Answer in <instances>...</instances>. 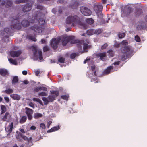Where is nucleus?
<instances>
[{"mask_svg": "<svg viewBox=\"0 0 147 147\" xmlns=\"http://www.w3.org/2000/svg\"><path fill=\"white\" fill-rule=\"evenodd\" d=\"M59 39L60 41L61 40V41L62 44L63 46H65L68 42H70L71 44L76 43L78 49H82L81 45L83 43V40H76L74 36H62L59 38Z\"/></svg>", "mask_w": 147, "mask_h": 147, "instance_id": "1", "label": "nucleus"}, {"mask_svg": "<svg viewBox=\"0 0 147 147\" xmlns=\"http://www.w3.org/2000/svg\"><path fill=\"white\" fill-rule=\"evenodd\" d=\"M10 20L12 22V24L11 26V28L12 29H20L21 28V26L24 27H28L29 24V22L27 20H23L20 23V18L18 16L11 17L10 18Z\"/></svg>", "mask_w": 147, "mask_h": 147, "instance_id": "2", "label": "nucleus"}, {"mask_svg": "<svg viewBox=\"0 0 147 147\" xmlns=\"http://www.w3.org/2000/svg\"><path fill=\"white\" fill-rule=\"evenodd\" d=\"M82 21V19L76 15L73 16H69L66 19V22L68 24H70L72 23V26H74V24H77L79 25V27L82 28L83 27V22Z\"/></svg>", "mask_w": 147, "mask_h": 147, "instance_id": "3", "label": "nucleus"}, {"mask_svg": "<svg viewBox=\"0 0 147 147\" xmlns=\"http://www.w3.org/2000/svg\"><path fill=\"white\" fill-rule=\"evenodd\" d=\"M121 52L124 54L122 55L121 59L122 61H125L128 57L132 55L133 50L129 46L123 47L121 49Z\"/></svg>", "mask_w": 147, "mask_h": 147, "instance_id": "4", "label": "nucleus"}, {"mask_svg": "<svg viewBox=\"0 0 147 147\" xmlns=\"http://www.w3.org/2000/svg\"><path fill=\"white\" fill-rule=\"evenodd\" d=\"M136 27L137 29L138 30H144L146 27V24L144 22L142 21H138L136 24Z\"/></svg>", "mask_w": 147, "mask_h": 147, "instance_id": "5", "label": "nucleus"}, {"mask_svg": "<svg viewBox=\"0 0 147 147\" xmlns=\"http://www.w3.org/2000/svg\"><path fill=\"white\" fill-rule=\"evenodd\" d=\"M60 42L59 38L56 39L55 38L52 39L50 42V45L53 48L56 49L58 47V45Z\"/></svg>", "mask_w": 147, "mask_h": 147, "instance_id": "6", "label": "nucleus"}, {"mask_svg": "<svg viewBox=\"0 0 147 147\" xmlns=\"http://www.w3.org/2000/svg\"><path fill=\"white\" fill-rule=\"evenodd\" d=\"M1 1V2L0 3V7L1 6H5L6 7L8 8L11 7L12 5V3L10 0H3Z\"/></svg>", "mask_w": 147, "mask_h": 147, "instance_id": "7", "label": "nucleus"}, {"mask_svg": "<svg viewBox=\"0 0 147 147\" xmlns=\"http://www.w3.org/2000/svg\"><path fill=\"white\" fill-rule=\"evenodd\" d=\"M103 9L102 5L100 3H98L94 5V9L96 14L102 11Z\"/></svg>", "mask_w": 147, "mask_h": 147, "instance_id": "8", "label": "nucleus"}, {"mask_svg": "<svg viewBox=\"0 0 147 147\" xmlns=\"http://www.w3.org/2000/svg\"><path fill=\"white\" fill-rule=\"evenodd\" d=\"M32 4L28 3L24 5L22 8V11L24 12L30 11L32 9Z\"/></svg>", "mask_w": 147, "mask_h": 147, "instance_id": "9", "label": "nucleus"}, {"mask_svg": "<svg viewBox=\"0 0 147 147\" xmlns=\"http://www.w3.org/2000/svg\"><path fill=\"white\" fill-rule=\"evenodd\" d=\"M25 109L26 110V113L28 119H31L32 118V115L33 113V111L32 109L28 107H26Z\"/></svg>", "mask_w": 147, "mask_h": 147, "instance_id": "10", "label": "nucleus"}, {"mask_svg": "<svg viewBox=\"0 0 147 147\" xmlns=\"http://www.w3.org/2000/svg\"><path fill=\"white\" fill-rule=\"evenodd\" d=\"M30 28L32 30L38 33H42L43 30V28L42 27L37 26H32Z\"/></svg>", "mask_w": 147, "mask_h": 147, "instance_id": "11", "label": "nucleus"}, {"mask_svg": "<svg viewBox=\"0 0 147 147\" xmlns=\"http://www.w3.org/2000/svg\"><path fill=\"white\" fill-rule=\"evenodd\" d=\"M21 53V52L20 50L11 51L10 52V54L11 57H18L20 56Z\"/></svg>", "mask_w": 147, "mask_h": 147, "instance_id": "12", "label": "nucleus"}, {"mask_svg": "<svg viewBox=\"0 0 147 147\" xmlns=\"http://www.w3.org/2000/svg\"><path fill=\"white\" fill-rule=\"evenodd\" d=\"M94 56L96 57H99L100 59L104 61V58L106 57V53L105 52L96 53L95 54Z\"/></svg>", "mask_w": 147, "mask_h": 147, "instance_id": "13", "label": "nucleus"}, {"mask_svg": "<svg viewBox=\"0 0 147 147\" xmlns=\"http://www.w3.org/2000/svg\"><path fill=\"white\" fill-rule=\"evenodd\" d=\"M92 13L91 11L86 7L83 8V15L86 16H89Z\"/></svg>", "mask_w": 147, "mask_h": 147, "instance_id": "14", "label": "nucleus"}, {"mask_svg": "<svg viewBox=\"0 0 147 147\" xmlns=\"http://www.w3.org/2000/svg\"><path fill=\"white\" fill-rule=\"evenodd\" d=\"M94 34V29H90L87 31L86 33H83V36H91Z\"/></svg>", "mask_w": 147, "mask_h": 147, "instance_id": "15", "label": "nucleus"}, {"mask_svg": "<svg viewBox=\"0 0 147 147\" xmlns=\"http://www.w3.org/2000/svg\"><path fill=\"white\" fill-rule=\"evenodd\" d=\"M91 47V45H88L86 43L83 42V53L87 52L88 50L90 49Z\"/></svg>", "mask_w": 147, "mask_h": 147, "instance_id": "16", "label": "nucleus"}, {"mask_svg": "<svg viewBox=\"0 0 147 147\" xmlns=\"http://www.w3.org/2000/svg\"><path fill=\"white\" fill-rule=\"evenodd\" d=\"M13 126V123L12 122L7 127L5 128V130L8 132V134H10L11 132Z\"/></svg>", "mask_w": 147, "mask_h": 147, "instance_id": "17", "label": "nucleus"}, {"mask_svg": "<svg viewBox=\"0 0 147 147\" xmlns=\"http://www.w3.org/2000/svg\"><path fill=\"white\" fill-rule=\"evenodd\" d=\"M42 14V12L40 11H37L35 15L34 16V20H33L31 21V22L32 23H34L35 22V20H37L38 19V17L41 16Z\"/></svg>", "mask_w": 147, "mask_h": 147, "instance_id": "18", "label": "nucleus"}, {"mask_svg": "<svg viewBox=\"0 0 147 147\" xmlns=\"http://www.w3.org/2000/svg\"><path fill=\"white\" fill-rule=\"evenodd\" d=\"M20 136L24 140L28 141L29 143H32V138L31 137H30L29 138H28L27 137L22 134H20Z\"/></svg>", "mask_w": 147, "mask_h": 147, "instance_id": "19", "label": "nucleus"}, {"mask_svg": "<svg viewBox=\"0 0 147 147\" xmlns=\"http://www.w3.org/2000/svg\"><path fill=\"white\" fill-rule=\"evenodd\" d=\"M113 68L114 67L113 66H111L108 67L106 69L104 70V74L106 75L109 74L111 71L113 69Z\"/></svg>", "mask_w": 147, "mask_h": 147, "instance_id": "20", "label": "nucleus"}, {"mask_svg": "<svg viewBox=\"0 0 147 147\" xmlns=\"http://www.w3.org/2000/svg\"><path fill=\"white\" fill-rule=\"evenodd\" d=\"M11 116L10 113L8 112H7L3 116L2 119H11Z\"/></svg>", "mask_w": 147, "mask_h": 147, "instance_id": "21", "label": "nucleus"}, {"mask_svg": "<svg viewBox=\"0 0 147 147\" xmlns=\"http://www.w3.org/2000/svg\"><path fill=\"white\" fill-rule=\"evenodd\" d=\"M51 94L55 98L56 97L58 96L59 92L57 90H52L50 91Z\"/></svg>", "mask_w": 147, "mask_h": 147, "instance_id": "22", "label": "nucleus"}, {"mask_svg": "<svg viewBox=\"0 0 147 147\" xmlns=\"http://www.w3.org/2000/svg\"><path fill=\"white\" fill-rule=\"evenodd\" d=\"M0 74L4 76H6V75H8V72L5 69H0Z\"/></svg>", "mask_w": 147, "mask_h": 147, "instance_id": "23", "label": "nucleus"}, {"mask_svg": "<svg viewBox=\"0 0 147 147\" xmlns=\"http://www.w3.org/2000/svg\"><path fill=\"white\" fill-rule=\"evenodd\" d=\"M33 53V55L34 56H37V54L38 51V49L37 47L34 46L31 47Z\"/></svg>", "mask_w": 147, "mask_h": 147, "instance_id": "24", "label": "nucleus"}, {"mask_svg": "<svg viewBox=\"0 0 147 147\" xmlns=\"http://www.w3.org/2000/svg\"><path fill=\"white\" fill-rule=\"evenodd\" d=\"M10 96L14 100H19L20 99V96L16 94H11Z\"/></svg>", "mask_w": 147, "mask_h": 147, "instance_id": "25", "label": "nucleus"}, {"mask_svg": "<svg viewBox=\"0 0 147 147\" xmlns=\"http://www.w3.org/2000/svg\"><path fill=\"white\" fill-rule=\"evenodd\" d=\"M72 4H71L70 5V7L72 9H75L79 5V3L77 1H75L74 2L73 1Z\"/></svg>", "mask_w": 147, "mask_h": 147, "instance_id": "26", "label": "nucleus"}, {"mask_svg": "<svg viewBox=\"0 0 147 147\" xmlns=\"http://www.w3.org/2000/svg\"><path fill=\"white\" fill-rule=\"evenodd\" d=\"M60 129V127L59 125L56 126L51 128L50 130L47 131V133L51 132L53 131H57Z\"/></svg>", "mask_w": 147, "mask_h": 147, "instance_id": "27", "label": "nucleus"}, {"mask_svg": "<svg viewBox=\"0 0 147 147\" xmlns=\"http://www.w3.org/2000/svg\"><path fill=\"white\" fill-rule=\"evenodd\" d=\"M43 115L38 113H34V117L35 119H38L42 117Z\"/></svg>", "mask_w": 147, "mask_h": 147, "instance_id": "28", "label": "nucleus"}, {"mask_svg": "<svg viewBox=\"0 0 147 147\" xmlns=\"http://www.w3.org/2000/svg\"><path fill=\"white\" fill-rule=\"evenodd\" d=\"M18 78L17 76H14L12 80V84L15 85L16 83L18 82Z\"/></svg>", "mask_w": 147, "mask_h": 147, "instance_id": "29", "label": "nucleus"}, {"mask_svg": "<svg viewBox=\"0 0 147 147\" xmlns=\"http://www.w3.org/2000/svg\"><path fill=\"white\" fill-rule=\"evenodd\" d=\"M86 21L87 24L89 25L92 24L94 22V20L92 18H87L86 19Z\"/></svg>", "mask_w": 147, "mask_h": 147, "instance_id": "30", "label": "nucleus"}, {"mask_svg": "<svg viewBox=\"0 0 147 147\" xmlns=\"http://www.w3.org/2000/svg\"><path fill=\"white\" fill-rule=\"evenodd\" d=\"M1 111L0 113L1 115H2L5 113L7 110V109L6 107L3 105H1Z\"/></svg>", "mask_w": 147, "mask_h": 147, "instance_id": "31", "label": "nucleus"}, {"mask_svg": "<svg viewBox=\"0 0 147 147\" xmlns=\"http://www.w3.org/2000/svg\"><path fill=\"white\" fill-rule=\"evenodd\" d=\"M28 0H16L15 3L16 4H19L20 3H23L28 2Z\"/></svg>", "mask_w": 147, "mask_h": 147, "instance_id": "32", "label": "nucleus"}, {"mask_svg": "<svg viewBox=\"0 0 147 147\" xmlns=\"http://www.w3.org/2000/svg\"><path fill=\"white\" fill-rule=\"evenodd\" d=\"M107 53L109 54L108 55L109 57H112L114 56V53L112 49L109 50Z\"/></svg>", "mask_w": 147, "mask_h": 147, "instance_id": "33", "label": "nucleus"}, {"mask_svg": "<svg viewBox=\"0 0 147 147\" xmlns=\"http://www.w3.org/2000/svg\"><path fill=\"white\" fill-rule=\"evenodd\" d=\"M103 30L100 29H98L95 30L94 29V34L98 35L102 32Z\"/></svg>", "mask_w": 147, "mask_h": 147, "instance_id": "34", "label": "nucleus"}, {"mask_svg": "<svg viewBox=\"0 0 147 147\" xmlns=\"http://www.w3.org/2000/svg\"><path fill=\"white\" fill-rule=\"evenodd\" d=\"M8 61L14 65H16L17 64V63L16 61V60L13 59L12 58L9 59Z\"/></svg>", "mask_w": 147, "mask_h": 147, "instance_id": "35", "label": "nucleus"}, {"mask_svg": "<svg viewBox=\"0 0 147 147\" xmlns=\"http://www.w3.org/2000/svg\"><path fill=\"white\" fill-rule=\"evenodd\" d=\"M13 90L12 89L8 88L4 91H3V92L7 94H9L13 93Z\"/></svg>", "mask_w": 147, "mask_h": 147, "instance_id": "36", "label": "nucleus"}, {"mask_svg": "<svg viewBox=\"0 0 147 147\" xmlns=\"http://www.w3.org/2000/svg\"><path fill=\"white\" fill-rule=\"evenodd\" d=\"M48 99L49 102H52L55 100V98L51 94L49 95L48 97Z\"/></svg>", "mask_w": 147, "mask_h": 147, "instance_id": "37", "label": "nucleus"}, {"mask_svg": "<svg viewBox=\"0 0 147 147\" xmlns=\"http://www.w3.org/2000/svg\"><path fill=\"white\" fill-rule=\"evenodd\" d=\"M38 53L39 55V59L41 60L43 59V57L42 56V53L41 50L40 49H39L38 50Z\"/></svg>", "mask_w": 147, "mask_h": 147, "instance_id": "38", "label": "nucleus"}, {"mask_svg": "<svg viewBox=\"0 0 147 147\" xmlns=\"http://www.w3.org/2000/svg\"><path fill=\"white\" fill-rule=\"evenodd\" d=\"M61 97L63 99L67 101L68 100V98L69 97V94H67L65 95H62Z\"/></svg>", "mask_w": 147, "mask_h": 147, "instance_id": "39", "label": "nucleus"}, {"mask_svg": "<svg viewBox=\"0 0 147 147\" xmlns=\"http://www.w3.org/2000/svg\"><path fill=\"white\" fill-rule=\"evenodd\" d=\"M128 42L127 40H124L122 41L121 44L123 46V47H126L128 46L127 45H128Z\"/></svg>", "mask_w": 147, "mask_h": 147, "instance_id": "40", "label": "nucleus"}, {"mask_svg": "<svg viewBox=\"0 0 147 147\" xmlns=\"http://www.w3.org/2000/svg\"><path fill=\"white\" fill-rule=\"evenodd\" d=\"M49 47L47 45H45L43 47V51L44 52H46L49 51L50 50Z\"/></svg>", "mask_w": 147, "mask_h": 147, "instance_id": "41", "label": "nucleus"}, {"mask_svg": "<svg viewBox=\"0 0 147 147\" xmlns=\"http://www.w3.org/2000/svg\"><path fill=\"white\" fill-rule=\"evenodd\" d=\"M39 22L40 24L42 25L44 24L45 21L42 18H40L39 19Z\"/></svg>", "mask_w": 147, "mask_h": 147, "instance_id": "42", "label": "nucleus"}, {"mask_svg": "<svg viewBox=\"0 0 147 147\" xmlns=\"http://www.w3.org/2000/svg\"><path fill=\"white\" fill-rule=\"evenodd\" d=\"M28 38L33 41L35 42L37 40V39L35 37L32 36H29L28 37Z\"/></svg>", "mask_w": 147, "mask_h": 147, "instance_id": "43", "label": "nucleus"}, {"mask_svg": "<svg viewBox=\"0 0 147 147\" xmlns=\"http://www.w3.org/2000/svg\"><path fill=\"white\" fill-rule=\"evenodd\" d=\"M33 100L34 101H36L38 102L40 104H42V101L39 98H34L33 99Z\"/></svg>", "mask_w": 147, "mask_h": 147, "instance_id": "44", "label": "nucleus"}, {"mask_svg": "<svg viewBox=\"0 0 147 147\" xmlns=\"http://www.w3.org/2000/svg\"><path fill=\"white\" fill-rule=\"evenodd\" d=\"M91 69L92 71H94V75L95 76H97V74H96V71L95 70V66L94 65L91 66Z\"/></svg>", "mask_w": 147, "mask_h": 147, "instance_id": "45", "label": "nucleus"}, {"mask_svg": "<svg viewBox=\"0 0 147 147\" xmlns=\"http://www.w3.org/2000/svg\"><path fill=\"white\" fill-rule=\"evenodd\" d=\"M118 35L119 38H122L125 36V34L124 33H119L118 34Z\"/></svg>", "mask_w": 147, "mask_h": 147, "instance_id": "46", "label": "nucleus"}, {"mask_svg": "<svg viewBox=\"0 0 147 147\" xmlns=\"http://www.w3.org/2000/svg\"><path fill=\"white\" fill-rule=\"evenodd\" d=\"M4 31L7 34H9L11 33V30L8 28H4Z\"/></svg>", "mask_w": 147, "mask_h": 147, "instance_id": "47", "label": "nucleus"}, {"mask_svg": "<svg viewBox=\"0 0 147 147\" xmlns=\"http://www.w3.org/2000/svg\"><path fill=\"white\" fill-rule=\"evenodd\" d=\"M65 61V59L62 57L59 58L58 60V61L61 63H64Z\"/></svg>", "mask_w": 147, "mask_h": 147, "instance_id": "48", "label": "nucleus"}, {"mask_svg": "<svg viewBox=\"0 0 147 147\" xmlns=\"http://www.w3.org/2000/svg\"><path fill=\"white\" fill-rule=\"evenodd\" d=\"M38 95L39 96H47V93L45 92L44 91L39 92L38 93Z\"/></svg>", "mask_w": 147, "mask_h": 147, "instance_id": "49", "label": "nucleus"}, {"mask_svg": "<svg viewBox=\"0 0 147 147\" xmlns=\"http://www.w3.org/2000/svg\"><path fill=\"white\" fill-rule=\"evenodd\" d=\"M42 100L45 102V104H47L48 102H49L48 98H47L45 97H43L42 98Z\"/></svg>", "mask_w": 147, "mask_h": 147, "instance_id": "50", "label": "nucleus"}, {"mask_svg": "<svg viewBox=\"0 0 147 147\" xmlns=\"http://www.w3.org/2000/svg\"><path fill=\"white\" fill-rule=\"evenodd\" d=\"M108 45L107 43H105L102 45L101 47V50H103L105 49L107 47Z\"/></svg>", "mask_w": 147, "mask_h": 147, "instance_id": "51", "label": "nucleus"}, {"mask_svg": "<svg viewBox=\"0 0 147 147\" xmlns=\"http://www.w3.org/2000/svg\"><path fill=\"white\" fill-rule=\"evenodd\" d=\"M135 40L138 42H139L141 41L140 37L138 35H136L135 36Z\"/></svg>", "mask_w": 147, "mask_h": 147, "instance_id": "52", "label": "nucleus"}, {"mask_svg": "<svg viewBox=\"0 0 147 147\" xmlns=\"http://www.w3.org/2000/svg\"><path fill=\"white\" fill-rule=\"evenodd\" d=\"M40 91H43L45 92H46L47 90V88L44 87H42V86H40Z\"/></svg>", "mask_w": 147, "mask_h": 147, "instance_id": "53", "label": "nucleus"}, {"mask_svg": "<svg viewBox=\"0 0 147 147\" xmlns=\"http://www.w3.org/2000/svg\"><path fill=\"white\" fill-rule=\"evenodd\" d=\"M76 53H73L70 55V58L72 59H74L76 56Z\"/></svg>", "mask_w": 147, "mask_h": 147, "instance_id": "54", "label": "nucleus"}, {"mask_svg": "<svg viewBox=\"0 0 147 147\" xmlns=\"http://www.w3.org/2000/svg\"><path fill=\"white\" fill-rule=\"evenodd\" d=\"M43 7L41 5H38L36 7V8L41 10H42L43 9Z\"/></svg>", "mask_w": 147, "mask_h": 147, "instance_id": "55", "label": "nucleus"}, {"mask_svg": "<svg viewBox=\"0 0 147 147\" xmlns=\"http://www.w3.org/2000/svg\"><path fill=\"white\" fill-rule=\"evenodd\" d=\"M40 90V87H36L34 88V91L36 92Z\"/></svg>", "mask_w": 147, "mask_h": 147, "instance_id": "56", "label": "nucleus"}, {"mask_svg": "<svg viewBox=\"0 0 147 147\" xmlns=\"http://www.w3.org/2000/svg\"><path fill=\"white\" fill-rule=\"evenodd\" d=\"M127 11L129 13H130L132 12V9L130 7H128L127 9Z\"/></svg>", "mask_w": 147, "mask_h": 147, "instance_id": "57", "label": "nucleus"}, {"mask_svg": "<svg viewBox=\"0 0 147 147\" xmlns=\"http://www.w3.org/2000/svg\"><path fill=\"white\" fill-rule=\"evenodd\" d=\"M40 125V127L42 128L43 129H45L46 127L44 123H41Z\"/></svg>", "mask_w": 147, "mask_h": 147, "instance_id": "58", "label": "nucleus"}, {"mask_svg": "<svg viewBox=\"0 0 147 147\" xmlns=\"http://www.w3.org/2000/svg\"><path fill=\"white\" fill-rule=\"evenodd\" d=\"M4 99L7 103H8L9 102V99L8 97H4Z\"/></svg>", "mask_w": 147, "mask_h": 147, "instance_id": "59", "label": "nucleus"}, {"mask_svg": "<svg viewBox=\"0 0 147 147\" xmlns=\"http://www.w3.org/2000/svg\"><path fill=\"white\" fill-rule=\"evenodd\" d=\"M41 41L42 44H46V40H45L44 39H41Z\"/></svg>", "mask_w": 147, "mask_h": 147, "instance_id": "60", "label": "nucleus"}, {"mask_svg": "<svg viewBox=\"0 0 147 147\" xmlns=\"http://www.w3.org/2000/svg\"><path fill=\"white\" fill-rule=\"evenodd\" d=\"M120 61H116L114 62L113 64L114 65H119L120 64Z\"/></svg>", "mask_w": 147, "mask_h": 147, "instance_id": "61", "label": "nucleus"}, {"mask_svg": "<svg viewBox=\"0 0 147 147\" xmlns=\"http://www.w3.org/2000/svg\"><path fill=\"white\" fill-rule=\"evenodd\" d=\"M29 105L33 108H34L35 107L34 104L32 102H30L29 104Z\"/></svg>", "mask_w": 147, "mask_h": 147, "instance_id": "62", "label": "nucleus"}, {"mask_svg": "<svg viewBox=\"0 0 147 147\" xmlns=\"http://www.w3.org/2000/svg\"><path fill=\"white\" fill-rule=\"evenodd\" d=\"M64 2V0H59L57 1L58 3H60L61 4L63 3Z\"/></svg>", "mask_w": 147, "mask_h": 147, "instance_id": "63", "label": "nucleus"}, {"mask_svg": "<svg viewBox=\"0 0 147 147\" xmlns=\"http://www.w3.org/2000/svg\"><path fill=\"white\" fill-rule=\"evenodd\" d=\"M52 121H49L47 123V128H49L50 125Z\"/></svg>", "mask_w": 147, "mask_h": 147, "instance_id": "64", "label": "nucleus"}]
</instances>
